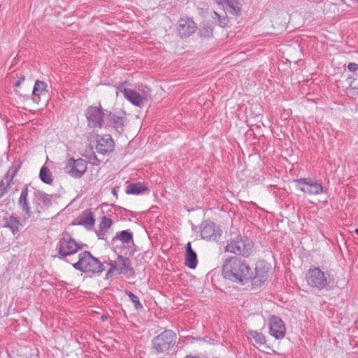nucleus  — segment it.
<instances>
[{
  "label": "nucleus",
  "instance_id": "nucleus-1",
  "mask_svg": "<svg viewBox=\"0 0 358 358\" xmlns=\"http://www.w3.org/2000/svg\"><path fill=\"white\" fill-rule=\"evenodd\" d=\"M252 268L244 260L236 257L225 259L222 265V275L225 279L241 285L250 282Z\"/></svg>",
  "mask_w": 358,
  "mask_h": 358
},
{
  "label": "nucleus",
  "instance_id": "nucleus-2",
  "mask_svg": "<svg viewBox=\"0 0 358 358\" xmlns=\"http://www.w3.org/2000/svg\"><path fill=\"white\" fill-rule=\"evenodd\" d=\"M82 248V245L74 240L68 233H63L59 236L56 245L58 257L71 264L72 263V257Z\"/></svg>",
  "mask_w": 358,
  "mask_h": 358
},
{
  "label": "nucleus",
  "instance_id": "nucleus-3",
  "mask_svg": "<svg viewBox=\"0 0 358 358\" xmlns=\"http://www.w3.org/2000/svg\"><path fill=\"white\" fill-rule=\"evenodd\" d=\"M71 264L75 269L84 273H99L104 269L101 262L88 251L79 253L78 261Z\"/></svg>",
  "mask_w": 358,
  "mask_h": 358
},
{
  "label": "nucleus",
  "instance_id": "nucleus-4",
  "mask_svg": "<svg viewBox=\"0 0 358 358\" xmlns=\"http://www.w3.org/2000/svg\"><path fill=\"white\" fill-rule=\"evenodd\" d=\"M306 281L309 287L317 291L330 289L329 275L319 267H310L308 269L306 274Z\"/></svg>",
  "mask_w": 358,
  "mask_h": 358
},
{
  "label": "nucleus",
  "instance_id": "nucleus-5",
  "mask_svg": "<svg viewBox=\"0 0 358 358\" xmlns=\"http://www.w3.org/2000/svg\"><path fill=\"white\" fill-rule=\"evenodd\" d=\"M254 244L247 237L238 236L231 239L224 248V251L244 257H249L253 252Z\"/></svg>",
  "mask_w": 358,
  "mask_h": 358
},
{
  "label": "nucleus",
  "instance_id": "nucleus-6",
  "mask_svg": "<svg viewBox=\"0 0 358 358\" xmlns=\"http://www.w3.org/2000/svg\"><path fill=\"white\" fill-rule=\"evenodd\" d=\"M176 334L171 330H165L152 339V347L158 353H169L175 347Z\"/></svg>",
  "mask_w": 358,
  "mask_h": 358
},
{
  "label": "nucleus",
  "instance_id": "nucleus-7",
  "mask_svg": "<svg viewBox=\"0 0 358 358\" xmlns=\"http://www.w3.org/2000/svg\"><path fill=\"white\" fill-rule=\"evenodd\" d=\"M270 265L265 261L257 262L255 268H252L250 282L254 289L261 287L268 280Z\"/></svg>",
  "mask_w": 358,
  "mask_h": 358
},
{
  "label": "nucleus",
  "instance_id": "nucleus-8",
  "mask_svg": "<svg viewBox=\"0 0 358 358\" xmlns=\"http://www.w3.org/2000/svg\"><path fill=\"white\" fill-rule=\"evenodd\" d=\"M293 182L296 184V188L304 194L319 195L323 193L322 183L310 178H301L294 180Z\"/></svg>",
  "mask_w": 358,
  "mask_h": 358
},
{
  "label": "nucleus",
  "instance_id": "nucleus-9",
  "mask_svg": "<svg viewBox=\"0 0 358 358\" xmlns=\"http://www.w3.org/2000/svg\"><path fill=\"white\" fill-rule=\"evenodd\" d=\"M64 172L74 178H80L87 169V162L81 158L69 159L64 168Z\"/></svg>",
  "mask_w": 358,
  "mask_h": 358
},
{
  "label": "nucleus",
  "instance_id": "nucleus-10",
  "mask_svg": "<svg viewBox=\"0 0 358 358\" xmlns=\"http://www.w3.org/2000/svg\"><path fill=\"white\" fill-rule=\"evenodd\" d=\"M87 125L94 130L99 129L103 126L104 113L100 107L90 106L85 111Z\"/></svg>",
  "mask_w": 358,
  "mask_h": 358
},
{
  "label": "nucleus",
  "instance_id": "nucleus-11",
  "mask_svg": "<svg viewBox=\"0 0 358 358\" xmlns=\"http://www.w3.org/2000/svg\"><path fill=\"white\" fill-rule=\"evenodd\" d=\"M33 192V200L35 204L34 212L40 215L45 208H49L52 206V195L40 190H37L34 187H31Z\"/></svg>",
  "mask_w": 358,
  "mask_h": 358
},
{
  "label": "nucleus",
  "instance_id": "nucleus-12",
  "mask_svg": "<svg viewBox=\"0 0 358 358\" xmlns=\"http://www.w3.org/2000/svg\"><path fill=\"white\" fill-rule=\"evenodd\" d=\"M269 334L277 340L282 339L286 334V327L282 319L275 315H271L268 319Z\"/></svg>",
  "mask_w": 358,
  "mask_h": 358
},
{
  "label": "nucleus",
  "instance_id": "nucleus-13",
  "mask_svg": "<svg viewBox=\"0 0 358 358\" xmlns=\"http://www.w3.org/2000/svg\"><path fill=\"white\" fill-rule=\"evenodd\" d=\"M29 196L33 198V192L31 191L28 185H24L21 190L20 196L18 200V205L22 213V217L24 220L31 217L32 212L29 206Z\"/></svg>",
  "mask_w": 358,
  "mask_h": 358
},
{
  "label": "nucleus",
  "instance_id": "nucleus-14",
  "mask_svg": "<svg viewBox=\"0 0 358 358\" xmlns=\"http://www.w3.org/2000/svg\"><path fill=\"white\" fill-rule=\"evenodd\" d=\"M20 169V164L13 163L8 170L7 173L4 175L3 178L0 180V198L2 197L11 187L13 184V179Z\"/></svg>",
  "mask_w": 358,
  "mask_h": 358
},
{
  "label": "nucleus",
  "instance_id": "nucleus-15",
  "mask_svg": "<svg viewBox=\"0 0 358 358\" xmlns=\"http://www.w3.org/2000/svg\"><path fill=\"white\" fill-rule=\"evenodd\" d=\"M222 236L220 227L211 222H205L201 225V236L208 241H217Z\"/></svg>",
  "mask_w": 358,
  "mask_h": 358
},
{
  "label": "nucleus",
  "instance_id": "nucleus-16",
  "mask_svg": "<svg viewBox=\"0 0 358 358\" xmlns=\"http://www.w3.org/2000/svg\"><path fill=\"white\" fill-rule=\"evenodd\" d=\"M120 93L124 95L127 100L136 106L141 107L147 101L145 96L141 95L133 90L117 87L116 90L117 96Z\"/></svg>",
  "mask_w": 358,
  "mask_h": 358
},
{
  "label": "nucleus",
  "instance_id": "nucleus-17",
  "mask_svg": "<svg viewBox=\"0 0 358 358\" xmlns=\"http://www.w3.org/2000/svg\"><path fill=\"white\" fill-rule=\"evenodd\" d=\"M114 150V141L110 135L98 136L96 150L99 154L106 155Z\"/></svg>",
  "mask_w": 358,
  "mask_h": 358
},
{
  "label": "nucleus",
  "instance_id": "nucleus-18",
  "mask_svg": "<svg viewBox=\"0 0 358 358\" xmlns=\"http://www.w3.org/2000/svg\"><path fill=\"white\" fill-rule=\"evenodd\" d=\"M196 23L189 17L181 18L178 23V33L182 38H186L195 32Z\"/></svg>",
  "mask_w": 358,
  "mask_h": 358
},
{
  "label": "nucleus",
  "instance_id": "nucleus-19",
  "mask_svg": "<svg viewBox=\"0 0 358 358\" xmlns=\"http://www.w3.org/2000/svg\"><path fill=\"white\" fill-rule=\"evenodd\" d=\"M108 123L119 134L124 131V127L127 122V117L124 113L120 115L117 113L110 112L107 115Z\"/></svg>",
  "mask_w": 358,
  "mask_h": 358
},
{
  "label": "nucleus",
  "instance_id": "nucleus-20",
  "mask_svg": "<svg viewBox=\"0 0 358 358\" xmlns=\"http://www.w3.org/2000/svg\"><path fill=\"white\" fill-rule=\"evenodd\" d=\"M117 271L120 274H127L132 271L129 259L119 256L111 264L110 268L107 272V275L112 271Z\"/></svg>",
  "mask_w": 358,
  "mask_h": 358
},
{
  "label": "nucleus",
  "instance_id": "nucleus-21",
  "mask_svg": "<svg viewBox=\"0 0 358 358\" xmlns=\"http://www.w3.org/2000/svg\"><path fill=\"white\" fill-rule=\"evenodd\" d=\"M226 13L238 16L241 15V8L238 0H215Z\"/></svg>",
  "mask_w": 358,
  "mask_h": 358
},
{
  "label": "nucleus",
  "instance_id": "nucleus-22",
  "mask_svg": "<svg viewBox=\"0 0 358 358\" xmlns=\"http://www.w3.org/2000/svg\"><path fill=\"white\" fill-rule=\"evenodd\" d=\"M113 224L112 220L106 216H103L99 224V229L96 231L99 239L106 240V234L108 233Z\"/></svg>",
  "mask_w": 358,
  "mask_h": 358
},
{
  "label": "nucleus",
  "instance_id": "nucleus-23",
  "mask_svg": "<svg viewBox=\"0 0 358 358\" xmlns=\"http://www.w3.org/2000/svg\"><path fill=\"white\" fill-rule=\"evenodd\" d=\"M185 265L189 268H195L197 266V255L191 246V243L188 242L185 251Z\"/></svg>",
  "mask_w": 358,
  "mask_h": 358
},
{
  "label": "nucleus",
  "instance_id": "nucleus-24",
  "mask_svg": "<svg viewBox=\"0 0 358 358\" xmlns=\"http://www.w3.org/2000/svg\"><path fill=\"white\" fill-rule=\"evenodd\" d=\"M3 227L9 228L13 234L17 233L22 227L20 218L16 216L10 215L6 217L3 218Z\"/></svg>",
  "mask_w": 358,
  "mask_h": 358
},
{
  "label": "nucleus",
  "instance_id": "nucleus-25",
  "mask_svg": "<svg viewBox=\"0 0 358 358\" xmlns=\"http://www.w3.org/2000/svg\"><path fill=\"white\" fill-rule=\"evenodd\" d=\"M47 92V84L43 82L37 80L34 85L32 94L33 100L34 102H39L41 96L45 94Z\"/></svg>",
  "mask_w": 358,
  "mask_h": 358
},
{
  "label": "nucleus",
  "instance_id": "nucleus-26",
  "mask_svg": "<svg viewBox=\"0 0 358 358\" xmlns=\"http://www.w3.org/2000/svg\"><path fill=\"white\" fill-rule=\"evenodd\" d=\"M147 189V186L143 183H131L127 187L126 192L128 194H140Z\"/></svg>",
  "mask_w": 358,
  "mask_h": 358
},
{
  "label": "nucleus",
  "instance_id": "nucleus-27",
  "mask_svg": "<svg viewBox=\"0 0 358 358\" xmlns=\"http://www.w3.org/2000/svg\"><path fill=\"white\" fill-rule=\"evenodd\" d=\"M39 178L43 182L48 185H50L53 182L52 174L50 169L45 166H43L41 168L39 172Z\"/></svg>",
  "mask_w": 358,
  "mask_h": 358
},
{
  "label": "nucleus",
  "instance_id": "nucleus-28",
  "mask_svg": "<svg viewBox=\"0 0 358 358\" xmlns=\"http://www.w3.org/2000/svg\"><path fill=\"white\" fill-rule=\"evenodd\" d=\"M116 240H119L123 243H129L133 241V234L128 230H124L116 234L113 241Z\"/></svg>",
  "mask_w": 358,
  "mask_h": 358
},
{
  "label": "nucleus",
  "instance_id": "nucleus-29",
  "mask_svg": "<svg viewBox=\"0 0 358 358\" xmlns=\"http://www.w3.org/2000/svg\"><path fill=\"white\" fill-rule=\"evenodd\" d=\"M247 334L248 336L252 338L257 344L260 345L266 344V338L263 333L259 332L256 330H248Z\"/></svg>",
  "mask_w": 358,
  "mask_h": 358
},
{
  "label": "nucleus",
  "instance_id": "nucleus-30",
  "mask_svg": "<svg viewBox=\"0 0 358 358\" xmlns=\"http://www.w3.org/2000/svg\"><path fill=\"white\" fill-rule=\"evenodd\" d=\"M125 294L129 296L130 301L133 303L136 310H138L143 308V305L141 304L139 298L136 295L127 289L125 290Z\"/></svg>",
  "mask_w": 358,
  "mask_h": 358
},
{
  "label": "nucleus",
  "instance_id": "nucleus-31",
  "mask_svg": "<svg viewBox=\"0 0 358 358\" xmlns=\"http://www.w3.org/2000/svg\"><path fill=\"white\" fill-rule=\"evenodd\" d=\"M214 14L216 17V18H217V20H218V22H219V25L222 27H225L226 25H227L228 22H229V19L227 16H221L217 12H214Z\"/></svg>",
  "mask_w": 358,
  "mask_h": 358
},
{
  "label": "nucleus",
  "instance_id": "nucleus-32",
  "mask_svg": "<svg viewBox=\"0 0 358 358\" xmlns=\"http://www.w3.org/2000/svg\"><path fill=\"white\" fill-rule=\"evenodd\" d=\"M94 219L92 217H87L85 222H83V224L86 227H92L94 224Z\"/></svg>",
  "mask_w": 358,
  "mask_h": 358
},
{
  "label": "nucleus",
  "instance_id": "nucleus-33",
  "mask_svg": "<svg viewBox=\"0 0 358 358\" xmlns=\"http://www.w3.org/2000/svg\"><path fill=\"white\" fill-rule=\"evenodd\" d=\"M348 69L352 72H355V71H357L358 70V64L354 63V62L350 63L348 65Z\"/></svg>",
  "mask_w": 358,
  "mask_h": 358
},
{
  "label": "nucleus",
  "instance_id": "nucleus-34",
  "mask_svg": "<svg viewBox=\"0 0 358 358\" xmlns=\"http://www.w3.org/2000/svg\"><path fill=\"white\" fill-rule=\"evenodd\" d=\"M185 358H200L197 356H192V355H187Z\"/></svg>",
  "mask_w": 358,
  "mask_h": 358
},
{
  "label": "nucleus",
  "instance_id": "nucleus-35",
  "mask_svg": "<svg viewBox=\"0 0 358 358\" xmlns=\"http://www.w3.org/2000/svg\"><path fill=\"white\" fill-rule=\"evenodd\" d=\"M355 234H357V235H358V229H356L355 230Z\"/></svg>",
  "mask_w": 358,
  "mask_h": 358
},
{
  "label": "nucleus",
  "instance_id": "nucleus-36",
  "mask_svg": "<svg viewBox=\"0 0 358 358\" xmlns=\"http://www.w3.org/2000/svg\"><path fill=\"white\" fill-rule=\"evenodd\" d=\"M20 85V82H17V83H15V86H18Z\"/></svg>",
  "mask_w": 358,
  "mask_h": 358
},
{
  "label": "nucleus",
  "instance_id": "nucleus-37",
  "mask_svg": "<svg viewBox=\"0 0 358 358\" xmlns=\"http://www.w3.org/2000/svg\"><path fill=\"white\" fill-rule=\"evenodd\" d=\"M355 88L358 90V85L355 86Z\"/></svg>",
  "mask_w": 358,
  "mask_h": 358
},
{
  "label": "nucleus",
  "instance_id": "nucleus-38",
  "mask_svg": "<svg viewBox=\"0 0 358 358\" xmlns=\"http://www.w3.org/2000/svg\"><path fill=\"white\" fill-rule=\"evenodd\" d=\"M357 2H358V0H357Z\"/></svg>",
  "mask_w": 358,
  "mask_h": 358
}]
</instances>
